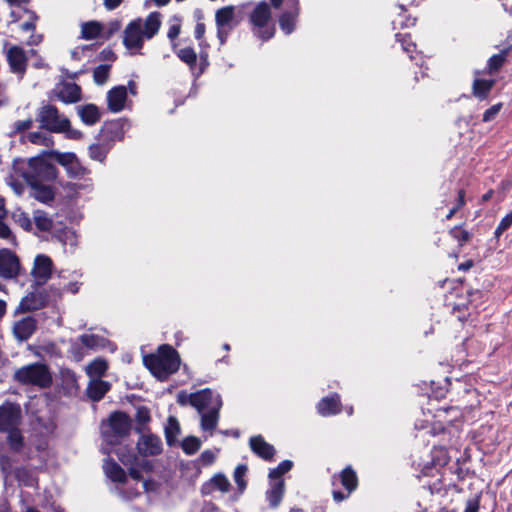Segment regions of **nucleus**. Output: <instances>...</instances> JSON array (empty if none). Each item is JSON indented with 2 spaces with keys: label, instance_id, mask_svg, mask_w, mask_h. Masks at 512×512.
<instances>
[{
  "label": "nucleus",
  "instance_id": "f257e3e1",
  "mask_svg": "<svg viewBox=\"0 0 512 512\" xmlns=\"http://www.w3.org/2000/svg\"><path fill=\"white\" fill-rule=\"evenodd\" d=\"M161 26V15L158 12L150 13L145 20L140 18L131 21L124 29V46L138 52L144 44V41L151 39L156 35Z\"/></svg>",
  "mask_w": 512,
  "mask_h": 512
},
{
  "label": "nucleus",
  "instance_id": "f03ea898",
  "mask_svg": "<svg viewBox=\"0 0 512 512\" xmlns=\"http://www.w3.org/2000/svg\"><path fill=\"white\" fill-rule=\"evenodd\" d=\"M145 366L160 380H166L180 367L177 351L170 345L159 347L156 354H150L143 359Z\"/></svg>",
  "mask_w": 512,
  "mask_h": 512
},
{
  "label": "nucleus",
  "instance_id": "7ed1b4c3",
  "mask_svg": "<svg viewBox=\"0 0 512 512\" xmlns=\"http://www.w3.org/2000/svg\"><path fill=\"white\" fill-rule=\"evenodd\" d=\"M131 430V420L123 412H114L101 425L104 441L110 445H117L125 439Z\"/></svg>",
  "mask_w": 512,
  "mask_h": 512
},
{
  "label": "nucleus",
  "instance_id": "20e7f679",
  "mask_svg": "<svg viewBox=\"0 0 512 512\" xmlns=\"http://www.w3.org/2000/svg\"><path fill=\"white\" fill-rule=\"evenodd\" d=\"M13 380L21 385H32L39 388L49 387L52 376L48 367L41 363H32L17 369L13 374Z\"/></svg>",
  "mask_w": 512,
  "mask_h": 512
},
{
  "label": "nucleus",
  "instance_id": "39448f33",
  "mask_svg": "<svg viewBox=\"0 0 512 512\" xmlns=\"http://www.w3.org/2000/svg\"><path fill=\"white\" fill-rule=\"evenodd\" d=\"M46 153L47 152H43L40 156L29 160L28 170L25 172V178L28 184L50 182L57 178L58 170L46 159V157H48Z\"/></svg>",
  "mask_w": 512,
  "mask_h": 512
},
{
  "label": "nucleus",
  "instance_id": "423d86ee",
  "mask_svg": "<svg viewBox=\"0 0 512 512\" xmlns=\"http://www.w3.org/2000/svg\"><path fill=\"white\" fill-rule=\"evenodd\" d=\"M253 27V33L262 40H268L274 36L275 28L269 25L271 10L269 5L262 1L256 5L249 16Z\"/></svg>",
  "mask_w": 512,
  "mask_h": 512
},
{
  "label": "nucleus",
  "instance_id": "0eeeda50",
  "mask_svg": "<svg viewBox=\"0 0 512 512\" xmlns=\"http://www.w3.org/2000/svg\"><path fill=\"white\" fill-rule=\"evenodd\" d=\"M37 121L41 128L53 133L62 132L68 124V119L60 114L55 106L50 104L43 105L38 110Z\"/></svg>",
  "mask_w": 512,
  "mask_h": 512
},
{
  "label": "nucleus",
  "instance_id": "6e6552de",
  "mask_svg": "<svg viewBox=\"0 0 512 512\" xmlns=\"http://www.w3.org/2000/svg\"><path fill=\"white\" fill-rule=\"evenodd\" d=\"M46 155L64 167L69 177L83 178L89 173V170L81 164L75 153L51 150L47 151Z\"/></svg>",
  "mask_w": 512,
  "mask_h": 512
},
{
  "label": "nucleus",
  "instance_id": "1a4fd4ad",
  "mask_svg": "<svg viewBox=\"0 0 512 512\" xmlns=\"http://www.w3.org/2000/svg\"><path fill=\"white\" fill-rule=\"evenodd\" d=\"M22 266L19 257L10 249H0V278L16 279L21 274Z\"/></svg>",
  "mask_w": 512,
  "mask_h": 512
},
{
  "label": "nucleus",
  "instance_id": "9d476101",
  "mask_svg": "<svg viewBox=\"0 0 512 512\" xmlns=\"http://www.w3.org/2000/svg\"><path fill=\"white\" fill-rule=\"evenodd\" d=\"M6 60L9 64L10 71L22 79L26 73L28 66V57L25 50L18 45H11L5 51Z\"/></svg>",
  "mask_w": 512,
  "mask_h": 512
},
{
  "label": "nucleus",
  "instance_id": "9b49d317",
  "mask_svg": "<svg viewBox=\"0 0 512 512\" xmlns=\"http://www.w3.org/2000/svg\"><path fill=\"white\" fill-rule=\"evenodd\" d=\"M21 420L19 405L6 402L0 406V430L8 431L16 428Z\"/></svg>",
  "mask_w": 512,
  "mask_h": 512
},
{
  "label": "nucleus",
  "instance_id": "f8f14e48",
  "mask_svg": "<svg viewBox=\"0 0 512 512\" xmlns=\"http://www.w3.org/2000/svg\"><path fill=\"white\" fill-rule=\"evenodd\" d=\"M53 263L50 257L40 254L35 257L31 275L37 285H44L51 277Z\"/></svg>",
  "mask_w": 512,
  "mask_h": 512
},
{
  "label": "nucleus",
  "instance_id": "ddd939ff",
  "mask_svg": "<svg viewBox=\"0 0 512 512\" xmlns=\"http://www.w3.org/2000/svg\"><path fill=\"white\" fill-rule=\"evenodd\" d=\"M137 450L142 456L159 455L162 451L161 439L154 434L143 433L137 442Z\"/></svg>",
  "mask_w": 512,
  "mask_h": 512
},
{
  "label": "nucleus",
  "instance_id": "4468645a",
  "mask_svg": "<svg viewBox=\"0 0 512 512\" xmlns=\"http://www.w3.org/2000/svg\"><path fill=\"white\" fill-rule=\"evenodd\" d=\"M37 329V321L32 316H26L18 321H16L13 325L12 331L14 337L18 341H26L28 340Z\"/></svg>",
  "mask_w": 512,
  "mask_h": 512
},
{
  "label": "nucleus",
  "instance_id": "2eb2a0df",
  "mask_svg": "<svg viewBox=\"0 0 512 512\" xmlns=\"http://www.w3.org/2000/svg\"><path fill=\"white\" fill-rule=\"evenodd\" d=\"M222 407V401L219 395L216 396L214 405L206 412L200 413L201 415V428L204 431H213L219 420V411Z\"/></svg>",
  "mask_w": 512,
  "mask_h": 512
},
{
  "label": "nucleus",
  "instance_id": "dca6fc26",
  "mask_svg": "<svg viewBox=\"0 0 512 512\" xmlns=\"http://www.w3.org/2000/svg\"><path fill=\"white\" fill-rule=\"evenodd\" d=\"M47 299L42 292H30L22 298L17 311L29 312L43 308L46 305Z\"/></svg>",
  "mask_w": 512,
  "mask_h": 512
},
{
  "label": "nucleus",
  "instance_id": "f3484780",
  "mask_svg": "<svg viewBox=\"0 0 512 512\" xmlns=\"http://www.w3.org/2000/svg\"><path fill=\"white\" fill-rule=\"evenodd\" d=\"M288 3L290 9L282 13L279 18L280 27L286 34H290L294 30L295 21L299 14L298 0H288Z\"/></svg>",
  "mask_w": 512,
  "mask_h": 512
},
{
  "label": "nucleus",
  "instance_id": "a211bd4d",
  "mask_svg": "<svg viewBox=\"0 0 512 512\" xmlns=\"http://www.w3.org/2000/svg\"><path fill=\"white\" fill-rule=\"evenodd\" d=\"M127 89L125 86L114 87L108 92V107L112 112H120L125 106Z\"/></svg>",
  "mask_w": 512,
  "mask_h": 512
},
{
  "label": "nucleus",
  "instance_id": "6ab92c4d",
  "mask_svg": "<svg viewBox=\"0 0 512 512\" xmlns=\"http://www.w3.org/2000/svg\"><path fill=\"white\" fill-rule=\"evenodd\" d=\"M56 95L64 103H75L81 99V90L77 84L68 82L57 87Z\"/></svg>",
  "mask_w": 512,
  "mask_h": 512
},
{
  "label": "nucleus",
  "instance_id": "aec40b11",
  "mask_svg": "<svg viewBox=\"0 0 512 512\" xmlns=\"http://www.w3.org/2000/svg\"><path fill=\"white\" fill-rule=\"evenodd\" d=\"M216 396L210 389H203L193 393L192 406L197 409L199 413L204 412L205 409L209 410L214 405Z\"/></svg>",
  "mask_w": 512,
  "mask_h": 512
},
{
  "label": "nucleus",
  "instance_id": "412c9836",
  "mask_svg": "<svg viewBox=\"0 0 512 512\" xmlns=\"http://www.w3.org/2000/svg\"><path fill=\"white\" fill-rule=\"evenodd\" d=\"M250 447L253 452L265 460H271L275 454V449L267 443L261 436H254L250 439Z\"/></svg>",
  "mask_w": 512,
  "mask_h": 512
},
{
  "label": "nucleus",
  "instance_id": "4be33fe9",
  "mask_svg": "<svg viewBox=\"0 0 512 512\" xmlns=\"http://www.w3.org/2000/svg\"><path fill=\"white\" fill-rule=\"evenodd\" d=\"M119 459L125 466L129 467V474L135 480L142 479L141 471L138 468V466H141L143 468H150L148 462L145 460H142L140 463H138L137 457L133 454H119Z\"/></svg>",
  "mask_w": 512,
  "mask_h": 512
},
{
  "label": "nucleus",
  "instance_id": "5701e85b",
  "mask_svg": "<svg viewBox=\"0 0 512 512\" xmlns=\"http://www.w3.org/2000/svg\"><path fill=\"white\" fill-rule=\"evenodd\" d=\"M340 406L339 395L334 394L331 397L323 398L318 403L317 410L322 416H328L339 413L341 411Z\"/></svg>",
  "mask_w": 512,
  "mask_h": 512
},
{
  "label": "nucleus",
  "instance_id": "b1692460",
  "mask_svg": "<svg viewBox=\"0 0 512 512\" xmlns=\"http://www.w3.org/2000/svg\"><path fill=\"white\" fill-rule=\"evenodd\" d=\"M285 484L283 479L272 480L269 490L266 492L270 506L277 507L283 497Z\"/></svg>",
  "mask_w": 512,
  "mask_h": 512
},
{
  "label": "nucleus",
  "instance_id": "393cba45",
  "mask_svg": "<svg viewBox=\"0 0 512 512\" xmlns=\"http://www.w3.org/2000/svg\"><path fill=\"white\" fill-rule=\"evenodd\" d=\"M110 384L101 379H91L87 387V394L93 401H99L109 391Z\"/></svg>",
  "mask_w": 512,
  "mask_h": 512
},
{
  "label": "nucleus",
  "instance_id": "a878e982",
  "mask_svg": "<svg viewBox=\"0 0 512 512\" xmlns=\"http://www.w3.org/2000/svg\"><path fill=\"white\" fill-rule=\"evenodd\" d=\"M230 488L229 480L222 474L215 475L209 482L202 487L205 494L211 493L213 490H219L223 493L228 492Z\"/></svg>",
  "mask_w": 512,
  "mask_h": 512
},
{
  "label": "nucleus",
  "instance_id": "bb28decb",
  "mask_svg": "<svg viewBox=\"0 0 512 512\" xmlns=\"http://www.w3.org/2000/svg\"><path fill=\"white\" fill-rule=\"evenodd\" d=\"M32 188V196L43 203H48L54 199V192L48 185L42 184V182H36L35 184H29Z\"/></svg>",
  "mask_w": 512,
  "mask_h": 512
},
{
  "label": "nucleus",
  "instance_id": "cd10ccee",
  "mask_svg": "<svg viewBox=\"0 0 512 512\" xmlns=\"http://www.w3.org/2000/svg\"><path fill=\"white\" fill-rule=\"evenodd\" d=\"M103 26L98 21H88L81 24V38L94 40L101 34Z\"/></svg>",
  "mask_w": 512,
  "mask_h": 512
},
{
  "label": "nucleus",
  "instance_id": "c85d7f7f",
  "mask_svg": "<svg viewBox=\"0 0 512 512\" xmlns=\"http://www.w3.org/2000/svg\"><path fill=\"white\" fill-rule=\"evenodd\" d=\"M79 115L82 121L88 125H93L100 119L98 108L93 104L79 107Z\"/></svg>",
  "mask_w": 512,
  "mask_h": 512
},
{
  "label": "nucleus",
  "instance_id": "c756f323",
  "mask_svg": "<svg viewBox=\"0 0 512 512\" xmlns=\"http://www.w3.org/2000/svg\"><path fill=\"white\" fill-rule=\"evenodd\" d=\"M107 369V362L102 358H98L92 361L86 367V373L91 379H101V377L106 373Z\"/></svg>",
  "mask_w": 512,
  "mask_h": 512
},
{
  "label": "nucleus",
  "instance_id": "7c9ffc66",
  "mask_svg": "<svg viewBox=\"0 0 512 512\" xmlns=\"http://www.w3.org/2000/svg\"><path fill=\"white\" fill-rule=\"evenodd\" d=\"M106 475L114 482H125V471L114 461H107L104 465Z\"/></svg>",
  "mask_w": 512,
  "mask_h": 512
},
{
  "label": "nucleus",
  "instance_id": "2f4dec72",
  "mask_svg": "<svg viewBox=\"0 0 512 512\" xmlns=\"http://www.w3.org/2000/svg\"><path fill=\"white\" fill-rule=\"evenodd\" d=\"M494 80L476 79L473 82V95L479 99H485L492 87L494 86Z\"/></svg>",
  "mask_w": 512,
  "mask_h": 512
},
{
  "label": "nucleus",
  "instance_id": "473e14b6",
  "mask_svg": "<svg viewBox=\"0 0 512 512\" xmlns=\"http://www.w3.org/2000/svg\"><path fill=\"white\" fill-rule=\"evenodd\" d=\"M234 19V7L226 6L216 11L215 20L217 28H225Z\"/></svg>",
  "mask_w": 512,
  "mask_h": 512
},
{
  "label": "nucleus",
  "instance_id": "72a5a7b5",
  "mask_svg": "<svg viewBox=\"0 0 512 512\" xmlns=\"http://www.w3.org/2000/svg\"><path fill=\"white\" fill-rule=\"evenodd\" d=\"M33 221L37 229L40 231H49L53 226V219L42 210L34 211Z\"/></svg>",
  "mask_w": 512,
  "mask_h": 512
},
{
  "label": "nucleus",
  "instance_id": "f704fd0d",
  "mask_svg": "<svg viewBox=\"0 0 512 512\" xmlns=\"http://www.w3.org/2000/svg\"><path fill=\"white\" fill-rule=\"evenodd\" d=\"M341 483L348 490V494L351 493L357 487V476L356 473L350 468H345L341 474Z\"/></svg>",
  "mask_w": 512,
  "mask_h": 512
},
{
  "label": "nucleus",
  "instance_id": "c9c22d12",
  "mask_svg": "<svg viewBox=\"0 0 512 512\" xmlns=\"http://www.w3.org/2000/svg\"><path fill=\"white\" fill-rule=\"evenodd\" d=\"M12 218L16 224H18L25 231H31L33 222L29 215L21 209H16L12 213Z\"/></svg>",
  "mask_w": 512,
  "mask_h": 512
},
{
  "label": "nucleus",
  "instance_id": "e433bc0d",
  "mask_svg": "<svg viewBox=\"0 0 512 512\" xmlns=\"http://www.w3.org/2000/svg\"><path fill=\"white\" fill-rule=\"evenodd\" d=\"M507 53V50H503L501 53L495 54L492 57H490L488 61L489 73H495L500 69V67L506 60Z\"/></svg>",
  "mask_w": 512,
  "mask_h": 512
},
{
  "label": "nucleus",
  "instance_id": "4c0bfd02",
  "mask_svg": "<svg viewBox=\"0 0 512 512\" xmlns=\"http://www.w3.org/2000/svg\"><path fill=\"white\" fill-rule=\"evenodd\" d=\"M80 342L91 349H97L99 347H102L104 345V339L93 334H85L80 336L79 338Z\"/></svg>",
  "mask_w": 512,
  "mask_h": 512
},
{
  "label": "nucleus",
  "instance_id": "58836bf2",
  "mask_svg": "<svg viewBox=\"0 0 512 512\" xmlns=\"http://www.w3.org/2000/svg\"><path fill=\"white\" fill-rule=\"evenodd\" d=\"M109 71L110 66L107 64L96 67L93 72L94 81L99 85L104 84L109 77Z\"/></svg>",
  "mask_w": 512,
  "mask_h": 512
},
{
  "label": "nucleus",
  "instance_id": "ea45409f",
  "mask_svg": "<svg viewBox=\"0 0 512 512\" xmlns=\"http://www.w3.org/2000/svg\"><path fill=\"white\" fill-rule=\"evenodd\" d=\"M7 432H9L8 441H9L10 447L15 451L20 450V448L23 445V438H22L20 431L16 427L12 430H8Z\"/></svg>",
  "mask_w": 512,
  "mask_h": 512
},
{
  "label": "nucleus",
  "instance_id": "a19ab883",
  "mask_svg": "<svg viewBox=\"0 0 512 512\" xmlns=\"http://www.w3.org/2000/svg\"><path fill=\"white\" fill-rule=\"evenodd\" d=\"M28 140L33 144L50 146L53 145L54 142L51 137L41 133V132H32L27 135Z\"/></svg>",
  "mask_w": 512,
  "mask_h": 512
},
{
  "label": "nucleus",
  "instance_id": "79ce46f5",
  "mask_svg": "<svg viewBox=\"0 0 512 512\" xmlns=\"http://www.w3.org/2000/svg\"><path fill=\"white\" fill-rule=\"evenodd\" d=\"M292 462L289 460H285L278 465V467L274 468L270 471L269 477L271 480L281 479V476L288 472L292 468Z\"/></svg>",
  "mask_w": 512,
  "mask_h": 512
},
{
  "label": "nucleus",
  "instance_id": "37998d69",
  "mask_svg": "<svg viewBox=\"0 0 512 512\" xmlns=\"http://www.w3.org/2000/svg\"><path fill=\"white\" fill-rule=\"evenodd\" d=\"M178 56L183 62L190 66L195 65L197 60L196 52L190 47L180 49L178 52Z\"/></svg>",
  "mask_w": 512,
  "mask_h": 512
},
{
  "label": "nucleus",
  "instance_id": "c03bdc74",
  "mask_svg": "<svg viewBox=\"0 0 512 512\" xmlns=\"http://www.w3.org/2000/svg\"><path fill=\"white\" fill-rule=\"evenodd\" d=\"M180 432V426L175 417H169L165 428L166 438L170 442Z\"/></svg>",
  "mask_w": 512,
  "mask_h": 512
},
{
  "label": "nucleus",
  "instance_id": "a18cd8bd",
  "mask_svg": "<svg viewBox=\"0 0 512 512\" xmlns=\"http://www.w3.org/2000/svg\"><path fill=\"white\" fill-rule=\"evenodd\" d=\"M0 238L8 241L11 245H17L16 236L13 234L10 227L0 218Z\"/></svg>",
  "mask_w": 512,
  "mask_h": 512
},
{
  "label": "nucleus",
  "instance_id": "49530a36",
  "mask_svg": "<svg viewBox=\"0 0 512 512\" xmlns=\"http://www.w3.org/2000/svg\"><path fill=\"white\" fill-rule=\"evenodd\" d=\"M201 443L196 437H187L183 440L182 448L187 454H194L199 450Z\"/></svg>",
  "mask_w": 512,
  "mask_h": 512
},
{
  "label": "nucleus",
  "instance_id": "de8ad7c7",
  "mask_svg": "<svg viewBox=\"0 0 512 512\" xmlns=\"http://www.w3.org/2000/svg\"><path fill=\"white\" fill-rule=\"evenodd\" d=\"M107 154V150L100 144H93L89 147V156L93 160L102 162Z\"/></svg>",
  "mask_w": 512,
  "mask_h": 512
},
{
  "label": "nucleus",
  "instance_id": "09e8293b",
  "mask_svg": "<svg viewBox=\"0 0 512 512\" xmlns=\"http://www.w3.org/2000/svg\"><path fill=\"white\" fill-rule=\"evenodd\" d=\"M512 225V211L508 213L499 223L498 227L495 230V236L498 238L500 235L506 231Z\"/></svg>",
  "mask_w": 512,
  "mask_h": 512
},
{
  "label": "nucleus",
  "instance_id": "8fccbe9b",
  "mask_svg": "<svg viewBox=\"0 0 512 512\" xmlns=\"http://www.w3.org/2000/svg\"><path fill=\"white\" fill-rule=\"evenodd\" d=\"M450 234L453 238H455L460 243V245L467 242L470 238V235L466 230H463L458 227L453 228L450 231Z\"/></svg>",
  "mask_w": 512,
  "mask_h": 512
},
{
  "label": "nucleus",
  "instance_id": "3c124183",
  "mask_svg": "<svg viewBox=\"0 0 512 512\" xmlns=\"http://www.w3.org/2000/svg\"><path fill=\"white\" fill-rule=\"evenodd\" d=\"M32 125H33V120L31 118L26 119V120L16 121L13 125V127H14L13 131L15 133L23 132V131L29 130L32 127Z\"/></svg>",
  "mask_w": 512,
  "mask_h": 512
},
{
  "label": "nucleus",
  "instance_id": "603ef678",
  "mask_svg": "<svg viewBox=\"0 0 512 512\" xmlns=\"http://www.w3.org/2000/svg\"><path fill=\"white\" fill-rule=\"evenodd\" d=\"M501 107H502V104L499 103V104H495L492 107H490L489 109H487L483 115V121L489 122V121L493 120L496 117V115L499 113Z\"/></svg>",
  "mask_w": 512,
  "mask_h": 512
},
{
  "label": "nucleus",
  "instance_id": "864d4df0",
  "mask_svg": "<svg viewBox=\"0 0 512 512\" xmlns=\"http://www.w3.org/2000/svg\"><path fill=\"white\" fill-rule=\"evenodd\" d=\"M61 133H65V136L68 139H72V140H79L82 138V133L79 130L73 129L70 125L69 120H68L67 127Z\"/></svg>",
  "mask_w": 512,
  "mask_h": 512
},
{
  "label": "nucleus",
  "instance_id": "5fc2aeb1",
  "mask_svg": "<svg viewBox=\"0 0 512 512\" xmlns=\"http://www.w3.org/2000/svg\"><path fill=\"white\" fill-rule=\"evenodd\" d=\"M136 420L139 424H146L150 420L149 411L146 408H138L136 412Z\"/></svg>",
  "mask_w": 512,
  "mask_h": 512
},
{
  "label": "nucleus",
  "instance_id": "6e6d98bb",
  "mask_svg": "<svg viewBox=\"0 0 512 512\" xmlns=\"http://www.w3.org/2000/svg\"><path fill=\"white\" fill-rule=\"evenodd\" d=\"M192 400H193V393L188 394L185 391H180L177 395V402L181 406H185L187 404H190L192 406Z\"/></svg>",
  "mask_w": 512,
  "mask_h": 512
},
{
  "label": "nucleus",
  "instance_id": "4d7b16f0",
  "mask_svg": "<svg viewBox=\"0 0 512 512\" xmlns=\"http://www.w3.org/2000/svg\"><path fill=\"white\" fill-rule=\"evenodd\" d=\"M245 472H246L245 466H238L234 472L235 481L240 486L241 489L245 486V483L243 482V479H242Z\"/></svg>",
  "mask_w": 512,
  "mask_h": 512
},
{
  "label": "nucleus",
  "instance_id": "13d9d810",
  "mask_svg": "<svg viewBox=\"0 0 512 512\" xmlns=\"http://www.w3.org/2000/svg\"><path fill=\"white\" fill-rule=\"evenodd\" d=\"M38 19V17L34 14V13H31L30 15V18L28 21L24 22L22 25H21V29L23 31H34L35 30V23H36V20Z\"/></svg>",
  "mask_w": 512,
  "mask_h": 512
},
{
  "label": "nucleus",
  "instance_id": "bf43d9fd",
  "mask_svg": "<svg viewBox=\"0 0 512 512\" xmlns=\"http://www.w3.org/2000/svg\"><path fill=\"white\" fill-rule=\"evenodd\" d=\"M179 33H180V25L174 24V25L170 26L167 36L169 39L173 40L179 35Z\"/></svg>",
  "mask_w": 512,
  "mask_h": 512
},
{
  "label": "nucleus",
  "instance_id": "052dcab7",
  "mask_svg": "<svg viewBox=\"0 0 512 512\" xmlns=\"http://www.w3.org/2000/svg\"><path fill=\"white\" fill-rule=\"evenodd\" d=\"M479 504L476 500H470L467 502L464 512H478Z\"/></svg>",
  "mask_w": 512,
  "mask_h": 512
},
{
  "label": "nucleus",
  "instance_id": "680f3d73",
  "mask_svg": "<svg viewBox=\"0 0 512 512\" xmlns=\"http://www.w3.org/2000/svg\"><path fill=\"white\" fill-rule=\"evenodd\" d=\"M205 33V24L204 23H197L195 27V37L200 40Z\"/></svg>",
  "mask_w": 512,
  "mask_h": 512
},
{
  "label": "nucleus",
  "instance_id": "e2e57ef3",
  "mask_svg": "<svg viewBox=\"0 0 512 512\" xmlns=\"http://www.w3.org/2000/svg\"><path fill=\"white\" fill-rule=\"evenodd\" d=\"M123 0H104V6L108 10L117 8Z\"/></svg>",
  "mask_w": 512,
  "mask_h": 512
},
{
  "label": "nucleus",
  "instance_id": "0e129e2a",
  "mask_svg": "<svg viewBox=\"0 0 512 512\" xmlns=\"http://www.w3.org/2000/svg\"><path fill=\"white\" fill-rule=\"evenodd\" d=\"M62 374L68 383H70L72 385L76 383V375L72 371L67 370V371L63 372Z\"/></svg>",
  "mask_w": 512,
  "mask_h": 512
},
{
  "label": "nucleus",
  "instance_id": "69168bd1",
  "mask_svg": "<svg viewBox=\"0 0 512 512\" xmlns=\"http://www.w3.org/2000/svg\"><path fill=\"white\" fill-rule=\"evenodd\" d=\"M203 461L207 464H210L214 461L215 455L211 451H204L201 455Z\"/></svg>",
  "mask_w": 512,
  "mask_h": 512
},
{
  "label": "nucleus",
  "instance_id": "338daca9",
  "mask_svg": "<svg viewBox=\"0 0 512 512\" xmlns=\"http://www.w3.org/2000/svg\"><path fill=\"white\" fill-rule=\"evenodd\" d=\"M217 36L220 40L221 45H223L227 38V31H225V28H218Z\"/></svg>",
  "mask_w": 512,
  "mask_h": 512
},
{
  "label": "nucleus",
  "instance_id": "774afa93",
  "mask_svg": "<svg viewBox=\"0 0 512 512\" xmlns=\"http://www.w3.org/2000/svg\"><path fill=\"white\" fill-rule=\"evenodd\" d=\"M347 496H348V494H347V495H346V494H343V493H342V492H340V491H334V492H333V498H334V500H335V501H337V502H341V501H343L344 499H346V498H347Z\"/></svg>",
  "mask_w": 512,
  "mask_h": 512
}]
</instances>
